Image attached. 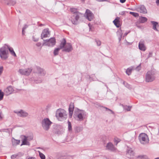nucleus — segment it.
I'll use <instances>...</instances> for the list:
<instances>
[{"label": "nucleus", "instance_id": "nucleus-58", "mask_svg": "<svg viewBox=\"0 0 159 159\" xmlns=\"http://www.w3.org/2000/svg\"><path fill=\"white\" fill-rule=\"evenodd\" d=\"M96 0L97 1H99V2H101V0Z\"/></svg>", "mask_w": 159, "mask_h": 159}, {"label": "nucleus", "instance_id": "nucleus-46", "mask_svg": "<svg viewBox=\"0 0 159 159\" xmlns=\"http://www.w3.org/2000/svg\"><path fill=\"white\" fill-rule=\"evenodd\" d=\"M17 156V155H13L11 156V159H14Z\"/></svg>", "mask_w": 159, "mask_h": 159}, {"label": "nucleus", "instance_id": "nucleus-31", "mask_svg": "<svg viewBox=\"0 0 159 159\" xmlns=\"http://www.w3.org/2000/svg\"><path fill=\"white\" fill-rule=\"evenodd\" d=\"M132 69L131 68H128L126 71V73L129 75H130L131 73Z\"/></svg>", "mask_w": 159, "mask_h": 159}, {"label": "nucleus", "instance_id": "nucleus-20", "mask_svg": "<svg viewBox=\"0 0 159 159\" xmlns=\"http://www.w3.org/2000/svg\"><path fill=\"white\" fill-rule=\"evenodd\" d=\"M14 90L13 88L11 86L7 87L4 90V92L8 95L11 94L13 92Z\"/></svg>", "mask_w": 159, "mask_h": 159}, {"label": "nucleus", "instance_id": "nucleus-5", "mask_svg": "<svg viewBox=\"0 0 159 159\" xmlns=\"http://www.w3.org/2000/svg\"><path fill=\"white\" fill-rule=\"evenodd\" d=\"M154 72L151 70L147 72L146 74L145 81L147 82H151L155 79Z\"/></svg>", "mask_w": 159, "mask_h": 159}, {"label": "nucleus", "instance_id": "nucleus-23", "mask_svg": "<svg viewBox=\"0 0 159 159\" xmlns=\"http://www.w3.org/2000/svg\"><path fill=\"white\" fill-rule=\"evenodd\" d=\"M12 143L13 146H15L19 144L20 143V140H16L13 138L12 139Z\"/></svg>", "mask_w": 159, "mask_h": 159}, {"label": "nucleus", "instance_id": "nucleus-60", "mask_svg": "<svg viewBox=\"0 0 159 159\" xmlns=\"http://www.w3.org/2000/svg\"><path fill=\"white\" fill-rule=\"evenodd\" d=\"M0 118L1 119L2 118V117L0 115Z\"/></svg>", "mask_w": 159, "mask_h": 159}, {"label": "nucleus", "instance_id": "nucleus-59", "mask_svg": "<svg viewBox=\"0 0 159 159\" xmlns=\"http://www.w3.org/2000/svg\"><path fill=\"white\" fill-rule=\"evenodd\" d=\"M125 35H126L127 34V33H125Z\"/></svg>", "mask_w": 159, "mask_h": 159}, {"label": "nucleus", "instance_id": "nucleus-25", "mask_svg": "<svg viewBox=\"0 0 159 159\" xmlns=\"http://www.w3.org/2000/svg\"><path fill=\"white\" fill-rule=\"evenodd\" d=\"M5 2L7 5H14L16 4V2L13 0H4Z\"/></svg>", "mask_w": 159, "mask_h": 159}, {"label": "nucleus", "instance_id": "nucleus-9", "mask_svg": "<svg viewBox=\"0 0 159 159\" xmlns=\"http://www.w3.org/2000/svg\"><path fill=\"white\" fill-rule=\"evenodd\" d=\"M44 44L48 46H52L55 45L56 43L55 39L54 38H52L49 39H46L44 40Z\"/></svg>", "mask_w": 159, "mask_h": 159}, {"label": "nucleus", "instance_id": "nucleus-6", "mask_svg": "<svg viewBox=\"0 0 159 159\" xmlns=\"http://www.w3.org/2000/svg\"><path fill=\"white\" fill-rule=\"evenodd\" d=\"M8 48L6 46L2 47L0 49V56L2 59L5 60L8 57Z\"/></svg>", "mask_w": 159, "mask_h": 159}, {"label": "nucleus", "instance_id": "nucleus-10", "mask_svg": "<svg viewBox=\"0 0 159 159\" xmlns=\"http://www.w3.org/2000/svg\"><path fill=\"white\" fill-rule=\"evenodd\" d=\"M14 112L18 116L20 117H25L27 116L28 115V113L27 112L22 110L19 111H14Z\"/></svg>", "mask_w": 159, "mask_h": 159}, {"label": "nucleus", "instance_id": "nucleus-50", "mask_svg": "<svg viewBox=\"0 0 159 159\" xmlns=\"http://www.w3.org/2000/svg\"><path fill=\"white\" fill-rule=\"evenodd\" d=\"M125 11H121L120 14L122 15H123L125 14Z\"/></svg>", "mask_w": 159, "mask_h": 159}, {"label": "nucleus", "instance_id": "nucleus-29", "mask_svg": "<svg viewBox=\"0 0 159 159\" xmlns=\"http://www.w3.org/2000/svg\"><path fill=\"white\" fill-rule=\"evenodd\" d=\"M140 22L141 23H144L146 22L148 19L147 18L144 17H141L140 18Z\"/></svg>", "mask_w": 159, "mask_h": 159}, {"label": "nucleus", "instance_id": "nucleus-8", "mask_svg": "<svg viewBox=\"0 0 159 159\" xmlns=\"http://www.w3.org/2000/svg\"><path fill=\"white\" fill-rule=\"evenodd\" d=\"M139 139L140 143L143 144H145L148 143L149 141L147 135L144 133H142L139 134Z\"/></svg>", "mask_w": 159, "mask_h": 159}, {"label": "nucleus", "instance_id": "nucleus-44", "mask_svg": "<svg viewBox=\"0 0 159 159\" xmlns=\"http://www.w3.org/2000/svg\"><path fill=\"white\" fill-rule=\"evenodd\" d=\"M3 70V67L2 66H0V75H1L2 73Z\"/></svg>", "mask_w": 159, "mask_h": 159}, {"label": "nucleus", "instance_id": "nucleus-28", "mask_svg": "<svg viewBox=\"0 0 159 159\" xmlns=\"http://www.w3.org/2000/svg\"><path fill=\"white\" fill-rule=\"evenodd\" d=\"M113 22L114 23V25L116 26L117 27H119L120 26L119 25V18L118 17H117L113 21Z\"/></svg>", "mask_w": 159, "mask_h": 159}, {"label": "nucleus", "instance_id": "nucleus-35", "mask_svg": "<svg viewBox=\"0 0 159 159\" xmlns=\"http://www.w3.org/2000/svg\"><path fill=\"white\" fill-rule=\"evenodd\" d=\"M4 96V93L3 92H2L1 90H0V101L2 100Z\"/></svg>", "mask_w": 159, "mask_h": 159}, {"label": "nucleus", "instance_id": "nucleus-33", "mask_svg": "<svg viewBox=\"0 0 159 159\" xmlns=\"http://www.w3.org/2000/svg\"><path fill=\"white\" fill-rule=\"evenodd\" d=\"M68 129L69 131L72 130V127L70 122L69 121L68 122Z\"/></svg>", "mask_w": 159, "mask_h": 159}, {"label": "nucleus", "instance_id": "nucleus-32", "mask_svg": "<svg viewBox=\"0 0 159 159\" xmlns=\"http://www.w3.org/2000/svg\"><path fill=\"white\" fill-rule=\"evenodd\" d=\"M28 27V25H24V27L22 29V34L23 35L25 34V30Z\"/></svg>", "mask_w": 159, "mask_h": 159}, {"label": "nucleus", "instance_id": "nucleus-55", "mask_svg": "<svg viewBox=\"0 0 159 159\" xmlns=\"http://www.w3.org/2000/svg\"><path fill=\"white\" fill-rule=\"evenodd\" d=\"M127 88H128L129 89V88H131L130 87V85H129L128 84V86L127 87Z\"/></svg>", "mask_w": 159, "mask_h": 159}, {"label": "nucleus", "instance_id": "nucleus-61", "mask_svg": "<svg viewBox=\"0 0 159 159\" xmlns=\"http://www.w3.org/2000/svg\"><path fill=\"white\" fill-rule=\"evenodd\" d=\"M42 25H42V24H41L40 25V26H42Z\"/></svg>", "mask_w": 159, "mask_h": 159}, {"label": "nucleus", "instance_id": "nucleus-40", "mask_svg": "<svg viewBox=\"0 0 159 159\" xmlns=\"http://www.w3.org/2000/svg\"><path fill=\"white\" fill-rule=\"evenodd\" d=\"M32 80H33L32 79ZM34 81L36 83H40L41 82V80H37L36 79L33 78Z\"/></svg>", "mask_w": 159, "mask_h": 159}, {"label": "nucleus", "instance_id": "nucleus-15", "mask_svg": "<svg viewBox=\"0 0 159 159\" xmlns=\"http://www.w3.org/2000/svg\"><path fill=\"white\" fill-rule=\"evenodd\" d=\"M86 17L89 21H91L93 17V15L91 11L88 10L87 9L86 11Z\"/></svg>", "mask_w": 159, "mask_h": 159}, {"label": "nucleus", "instance_id": "nucleus-57", "mask_svg": "<svg viewBox=\"0 0 159 159\" xmlns=\"http://www.w3.org/2000/svg\"><path fill=\"white\" fill-rule=\"evenodd\" d=\"M154 159H159V157H158L155 158Z\"/></svg>", "mask_w": 159, "mask_h": 159}, {"label": "nucleus", "instance_id": "nucleus-52", "mask_svg": "<svg viewBox=\"0 0 159 159\" xmlns=\"http://www.w3.org/2000/svg\"><path fill=\"white\" fill-rule=\"evenodd\" d=\"M156 3L157 5H158L159 4V0H157L156 1Z\"/></svg>", "mask_w": 159, "mask_h": 159}, {"label": "nucleus", "instance_id": "nucleus-14", "mask_svg": "<svg viewBox=\"0 0 159 159\" xmlns=\"http://www.w3.org/2000/svg\"><path fill=\"white\" fill-rule=\"evenodd\" d=\"M50 32L48 28L45 29L43 30L41 34V38L43 39V38L47 37L49 35Z\"/></svg>", "mask_w": 159, "mask_h": 159}, {"label": "nucleus", "instance_id": "nucleus-4", "mask_svg": "<svg viewBox=\"0 0 159 159\" xmlns=\"http://www.w3.org/2000/svg\"><path fill=\"white\" fill-rule=\"evenodd\" d=\"M71 11L74 13V15L71 17V21L72 23L76 25L77 23V21L79 19V13L77 11V10L74 8H71Z\"/></svg>", "mask_w": 159, "mask_h": 159}, {"label": "nucleus", "instance_id": "nucleus-53", "mask_svg": "<svg viewBox=\"0 0 159 159\" xmlns=\"http://www.w3.org/2000/svg\"><path fill=\"white\" fill-rule=\"evenodd\" d=\"M121 38L122 36H118V39L119 41H120Z\"/></svg>", "mask_w": 159, "mask_h": 159}, {"label": "nucleus", "instance_id": "nucleus-3", "mask_svg": "<svg viewBox=\"0 0 159 159\" xmlns=\"http://www.w3.org/2000/svg\"><path fill=\"white\" fill-rule=\"evenodd\" d=\"M64 43V46L63 48L62 51L69 52H71L73 50L72 45L70 43H66L65 39L63 38L61 41L60 43Z\"/></svg>", "mask_w": 159, "mask_h": 159}, {"label": "nucleus", "instance_id": "nucleus-17", "mask_svg": "<svg viewBox=\"0 0 159 159\" xmlns=\"http://www.w3.org/2000/svg\"><path fill=\"white\" fill-rule=\"evenodd\" d=\"M74 108V103L71 102L69 105V116L70 118H71L73 114V111Z\"/></svg>", "mask_w": 159, "mask_h": 159}, {"label": "nucleus", "instance_id": "nucleus-18", "mask_svg": "<svg viewBox=\"0 0 159 159\" xmlns=\"http://www.w3.org/2000/svg\"><path fill=\"white\" fill-rule=\"evenodd\" d=\"M39 76H44L46 74V72L43 69L39 67H36Z\"/></svg>", "mask_w": 159, "mask_h": 159}, {"label": "nucleus", "instance_id": "nucleus-49", "mask_svg": "<svg viewBox=\"0 0 159 159\" xmlns=\"http://www.w3.org/2000/svg\"><path fill=\"white\" fill-rule=\"evenodd\" d=\"M131 107L130 106H127V108L126 109L127 110V111H130L131 109Z\"/></svg>", "mask_w": 159, "mask_h": 159}, {"label": "nucleus", "instance_id": "nucleus-42", "mask_svg": "<svg viewBox=\"0 0 159 159\" xmlns=\"http://www.w3.org/2000/svg\"><path fill=\"white\" fill-rule=\"evenodd\" d=\"M95 42H96L97 45L98 46H100L101 45V42L100 40L96 39Z\"/></svg>", "mask_w": 159, "mask_h": 159}, {"label": "nucleus", "instance_id": "nucleus-7", "mask_svg": "<svg viewBox=\"0 0 159 159\" xmlns=\"http://www.w3.org/2000/svg\"><path fill=\"white\" fill-rule=\"evenodd\" d=\"M41 123L43 129L45 130H48L49 129L52 122L48 118H46L42 120Z\"/></svg>", "mask_w": 159, "mask_h": 159}, {"label": "nucleus", "instance_id": "nucleus-39", "mask_svg": "<svg viewBox=\"0 0 159 159\" xmlns=\"http://www.w3.org/2000/svg\"><path fill=\"white\" fill-rule=\"evenodd\" d=\"M26 138L28 141H31L33 139V136H26Z\"/></svg>", "mask_w": 159, "mask_h": 159}, {"label": "nucleus", "instance_id": "nucleus-24", "mask_svg": "<svg viewBox=\"0 0 159 159\" xmlns=\"http://www.w3.org/2000/svg\"><path fill=\"white\" fill-rule=\"evenodd\" d=\"M83 129V126H76L74 128V130L76 133H78L82 131Z\"/></svg>", "mask_w": 159, "mask_h": 159}, {"label": "nucleus", "instance_id": "nucleus-19", "mask_svg": "<svg viewBox=\"0 0 159 159\" xmlns=\"http://www.w3.org/2000/svg\"><path fill=\"white\" fill-rule=\"evenodd\" d=\"M126 156L129 158H131V157L134 156V152L131 148H128Z\"/></svg>", "mask_w": 159, "mask_h": 159}, {"label": "nucleus", "instance_id": "nucleus-54", "mask_svg": "<svg viewBox=\"0 0 159 159\" xmlns=\"http://www.w3.org/2000/svg\"><path fill=\"white\" fill-rule=\"evenodd\" d=\"M28 159H35L34 157H31L28 158Z\"/></svg>", "mask_w": 159, "mask_h": 159}, {"label": "nucleus", "instance_id": "nucleus-37", "mask_svg": "<svg viewBox=\"0 0 159 159\" xmlns=\"http://www.w3.org/2000/svg\"><path fill=\"white\" fill-rule=\"evenodd\" d=\"M32 40L36 42L38 41L39 38L35 36H32Z\"/></svg>", "mask_w": 159, "mask_h": 159}, {"label": "nucleus", "instance_id": "nucleus-22", "mask_svg": "<svg viewBox=\"0 0 159 159\" xmlns=\"http://www.w3.org/2000/svg\"><path fill=\"white\" fill-rule=\"evenodd\" d=\"M32 68L31 67L25 69V75L28 76L30 75L32 71Z\"/></svg>", "mask_w": 159, "mask_h": 159}, {"label": "nucleus", "instance_id": "nucleus-41", "mask_svg": "<svg viewBox=\"0 0 159 159\" xmlns=\"http://www.w3.org/2000/svg\"><path fill=\"white\" fill-rule=\"evenodd\" d=\"M114 142L115 143V144L116 145L118 143L120 142V140L119 139H115L114 140Z\"/></svg>", "mask_w": 159, "mask_h": 159}, {"label": "nucleus", "instance_id": "nucleus-12", "mask_svg": "<svg viewBox=\"0 0 159 159\" xmlns=\"http://www.w3.org/2000/svg\"><path fill=\"white\" fill-rule=\"evenodd\" d=\"M135 10L136 11L140 13L145 14L147 13V10L144 5H141L137 7Z\"/></svg>", "mask_w": 159, "mask_h": 159}, {"label": "nucleus", "instance_id": "nucleus-48", "mask_svg": "<svg viewBox=\"0 0 159 159\" xmlns=\"http://www.w3.org/2000/svg\"><path fill=\"white\" fill-rule=\"evenodd\" d=\"M41 43L40 42H38L36 44V45L38 47H40L41 46Z\"/></svg>", "mask_w": 159, "mask_h": 159}, {"label": "nucleus", "instance_id": "nucleus-34", "mask_svg": "<svg viewBox=\"0 0 159 159\" xmlns=\"http://www.w3.org/2000/svg\"><path fill=\"white\" fill-rule=\"evenodd\" d=\"M129 13L135 17H138L139 16V14L137 13L130 12Z\"/></svg>", "mask_w": 159, "mask_h": 159}, {"label": "nucleus", "instance_id": "nucleus-13", "mask_svg": "<svg viewBox=\"0 0 159 159\" xmlns=\"http://www.w3.org/2000/svg\"><path fill=\"white\" fill-rule=\"evenodd\" d=\"M20 138H21V141L22 142V143L21 144V146L23 145H30V143L27 139L26 136L24 135H22L21 136Z\"/></svg>", "mask_w": 159, "mask_h": 159}, {"label": "nucleus", "instance_id": "nucleus-11", "mask_svg": "<svg viewBox=\"0 0 159 159\" xmlns=\"http://www.w3.org/2000/svg\"><path fill=\"white\" fill-rule=\"evenodd\" d=\"M106 149L111 151L116 152L117 150L115 148L113 143L111 142H109L107 144L106 146Z\"/></svg>", "mask_w": 159, "mask_h": 159}, {"label": "nucleus", "instance_id": "nucleus-21", "mask_svg": "<svg viewBox=\"0 0 159 159\" xmlns=\"http://www.w3.org/2000/svg\"><path fill=\"white\" fill-rule=\"evenodd\" d=\"M64 44V43H60L59 47L55 49L53 52L54 55L55 56L58 54L59 51L60 50L63 48Z\"/></svg>", "mask_w": 159, "mask_h": 159}, {"label": "nucleus", "instance_id": "nucleus-51", "mask_svg": "<svg viewBox=\"0 0 159 159\" xmlns=\"http://www.w3.org/2000/svg\"><path fill=\"white\" fill-rule=\"evenodd\" d=\"M126 1V0H120V2L122 3L125 2Z\"/></svg>", "mask_w": 159, "mask_h": 159}, {"label": "nucleus", "instance_id": "nucleus-38", "mask_svg": "<svg viewBox=\"0 0 159 159\" xmlns=\"http://www.w3.org/2000/svg\"><path fill=\"white\" fill-rule=\"evenodd\" d=\"M117 34L118 36H122V33L121 30H118L117 33Z\"/></svg>", "mask_w": 159, "mask_h": 159}, {"label": "nucleus", "instance_id": "nucleus-47", "mask_svg": "<svg viewBox=\"0 0 159 159\" xmlns=\"http://www.w3.org/2000/svg\"><path fill=\"white\" fill-rule=\"evenodd\" d=\"M152 52H150L149 53L148 56V58H149V57H151L152 56Z\"/></svg>", "mask_w": 159, "mask_h": 159}, {"label": "nucleus", "instance_id": "nucleus-16", "mask_svg": "<svg viewBox=\"0 0 159 159\" xmlns=\"http://www.w3.org/2000/svg\"><path fill=\"white\" fill-rule=\"evenodd\" d=\"M145 42L143 40H141L139 43V49L142 51H144L146 50V48L144 45Z\"/></svg>", "mask_w": 159, "mask_h": 159}, {"label": "nucleus", "instance_id": "nucleus-45", "mask_svg": "<svg viewBox=\"0 0 159 159\" xmlns=\"http://www.w3.org/2000/svg\"><path fill=\"white\" fill-rule=\"evenodd\" d=\"M104 108H105L106 109V110L107 111H110L111 113H112V114H114V112L113 111H112L111 110L106 107H104Z\"/></svg>", "mask_w": 159, "mask_h": 159}, {"label": "nucleus", "instance_id": "nucleus-43", "mask_svg": "<svg viewBox=\"0 0 159 159\" xmlns=\"http://www.w3.org/2000/svg\"><path fill=\"white\" fill-rule=\"evenodd\" d=\"M141 69V64L138 66L136 68L135 70L137 71H139Z\"/></svg>", "mask_w": 159, "mask_h": 159}, {"label": "nucleus", "instance_id": "nucleus-30", "mask_svg": "<svg viewBox=\"0 0 159 159\" xmlns=\"http://www.w3.org/2000/svg\"><path fill=\"white\" fill-rule=\"evenodd\" d=\"M18 72L21 75H25V69H20Z\"/></svg>", "mask_w": 159, "mask_h": 159}, {"label": "nucleus", "instance_id": "nucleus-56", "mask_svg": "<svg viewBox=\"0 0 159 159\" xmlns=\"http://www.w3.org/2000/svg\"><path fill=\"white\" fill-rule=\"evenodd\" d=\"M108 0H101V1H107Z\"/></svg>", "mask_w": 159, "mask_h": 159}, {"label": "nucleus", "instance_id": "nucleus-1", "mask_svg": "<svg viewBox=\"0 0 159 159\" xmlns=\"http://www.w3.org/2000/svg\"><path fill=\"white\" fill-rule=\"evenodd\" d=\"M87 113L83 110H80L78 109H75L74 112V116L75 118H77V120L81 121L83 120L87 116Z\"/></svg>", "mask_w": 159, "mask_h": 159}, {"label": "nucleus", "instance_id": "nucleus-27", "mask_svg": "<svg viewBox=\"0 0 159 159\" xmlns=\"http://www.w3.org/2000/svg\"><path fill=\"white\" fill-rule=\"evenodd\" d=\"M5 45L7 47V48H8V50H9V51L11 52V54L12 55L14 56L15 57H16V54L15 52H14L13 48L11 47H9L8 45Z\"/></svg>", "mask_w": 159, "mask_h": 159}, {"label": "nucleus", "instance_id": "nucleus-2", "mask_svg": "<svg viewBox=\"0 0 159 159\" xmlns=\"http://www.w3.org/2000/svg\"><path fill=\"white\" fill-rule=\"evenodd\" d=\"M56 116L59 120L62 121L66 118L67 114L66 112L64 110L61 109L57 111Z\"/></svg>", "mask_w": 159, "mask_h": 159}, {"label": "nucleus", "instance_id": "nucleus-26", "mask_svg": "<svg viewBox=\"0 0 159 159\" xmlns=\"http://www.w3.org/2000/svg\"><path fill=\"white\" fill-rule=\"evenodd\" d=\"M151 23L152 24L153 26H152V29L157 31L158 30L157 29L156 27L158 25V22L153 21H151Z\"/></svg>", "mask_w": 159, "mask_h": 159}, {"label": "nucleus", "instance_id": "nucleus-36", "mask_svg": "<svg viewBox=\"0 0 159 159\" xmlns=\"http://www.w3.org/2000/svg\"><path fill=\"white\" fill-rule=\"evenodd\" d=\"M39 155L41 159H45V157L43 154L40 152H39Z\"/></svg>", "mask_w": 159, "mask_h": 159}]
</instances>
